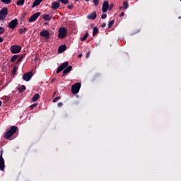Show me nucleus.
<instances>
[{
    "instance_id": "f257e3e1",
    "label": "nucleus",
    "mask_w": 181,
    "mask_h": 181,
    "mask_svg": "<svg viewBox=\"0 0 181 181\" xmlns=\"http://www.w3.org/2000/svg\"><path fill=\"white\" fill-rule=\"evenodd\" d=\"M18 131V127L12 126L10 129H8L5 133V138L6 139H9L12 141V139H15V134Z\"/></svg>"
},
{
    "instance_id": "f03ea898",
    "label": "nucleus",
    "mask_w": 181,
    "mask_h": 181,
    "mask_svg": "<svg viewBox=\"0 0 181 181\" xmlns=\"http://www.w3.org/2000/svg\"><path fill=\"white\" fill-rule=\"evenodd\" d=\"M81 88V83H76L71 86V93L72 94H78V91H80V88Z\"/></svg>"
},
{
    "instance_id": "7ed1b4c3",
    "label": "nucleus",
    "mask_w": 181,
    "mask_h": 181,
    "mask_svg": "<svg viewBox=\"0 0 181 181\" xmlns=\"http://www.w3.org/2000/svg\"><path fill=\"white\" fill-rule=\"evenodd\" d=\"M8 16V8L4 7L0 10V21H5Z\"/></svg>"
},
{
    "instance_id": "20e7f679",
    "label": "nucleus",
    "mask_w": 181,
    "mask_h": 181,
    "mask_svg": "<svg viewBox=\"0 0 181 181\" xmlns=\"http://www.w3.org/2000/svg\"><path fill=\"white\" fill-rule=\"evenodd\" d=\"M67 36V29L66 28H61L59 30L58 37L59 39H64Z\"/></svg>"
},
{
    "instance_id": "39448f33",
    "label": "nucleus",
    "mask_w": 181,
    "mask_h": 181,
    "mask_svg": "<svg viewBox=\"0 0 181 181\" xmlns=\"http://www.w3.org/2000/svg\"><path fill=\"white\" fill-rule=\"evenodd\" d=\"M40 36L41 37H45L47 40L50 39V33L47 30L43 29L40 33Z\"/></svg>"
},
{
    "instance_id": "423d86ee",
    "label": "nucleus",
    "mask_w": 181,
    "mask_h": 181,
    "mask_svg": "<svg viewBox=\"0 0 181 181\" xmlns=\"http://www.w3.org/2000/svg\"><path fill=\"white\" fill-rule=\"evenodd\" d=\"M10 50L13 54L20 53L21 50H22V47L19 45H12Z\"/></svg>"
},
{
    "instance_id": "0eeeda50",
    "label": "nucleus",
    "mask_w": 181,
    "mask_h": 181,
    "mask_svg": "<svg viewBox=\"0 0 181 181\" xmlns=\"http://www.w3.org/2000/svg\"><path fill=\"white\" fill-rule=\"evenodd\" d=\"M32 77H33V74L32 73V71L25 73L23 75V79L24 80V81H30Z\"/></svg>"
},
{
    "instance_id": "6e6552de",
    "label": "nucleus",
    "mask_w": 181,
    "mask_h": 181,
    "mask_svg": "<svg viewBox=\"0 0 181 181\" xmlns=\"http://www.w3.org/2000/svg\"><path fill=\"white\" fill-rule=\"evenodd\" d=\"M18 19H14L12 20L9 23H8V28L10 29H14L16 28V26H18Z\"/></svg>"
},
{
    "instance_id": "1a4fd4ad",
    "label": "nucleus",
    "mask_w": 181,
    "mask_h": 181,
    "mask_svg": "<svg viewBox=\"0 0 181 181\" xmlns=\"http://www.w3.org/2000/svg\"><path fill=\"white\" fill-rule=\"evenodd\" d=\"M67 66H69V62H65L63 64H62L61 66L57 70V74L58 73H60V71H63V70H64V69H66Z\"/></svg>"
},
{
    "instance_id": "9d476101",
    "label": "nucleus",
    "mask_w": 181,
    "mask_h": 181,
    "mask_svg": "<svg viewBox=\"0 0 181 181\" xmlns=\"http://www.w3.org/2000/svg\"><path fill=\"white\" fill-rule=\"evenodd\" d=\"M40 16V12L35 13L29 18V22H35V21H36V19H37Z\"/></svg>"
},
{
    "instance_id": "9b49d317",
    "label": "nucleus",
    "mask_w": 181,
    "mask_h": 181,
    "mask_svg": "<svg viewBox=\"0 0 181 181\" xmlns=\"http://www.w3.org/2000/svg\"><path fill=\"white\" fill-rule=\"evenodd\" d=\"M0 170H5V161L2 157V153L0 155Z\"/></svg>"
},
{
    "instance_id": "f8f14e48",
    "label": "nucleus",
    "mask_w": 181,
    "mask_h": 181,
    "mask_svg": "<svg viewBox=\"0 0 181 181\" xmlns=\"http://www.w3.org/2000/svg\"><path fill=\"white\" fill-rule=\"evenodd\" d=\"M109 6H110V5L108 4V1H104L103 4V7H102V11L104 13H105V12H107V11H108Z\"/></svg>"
},
{
    "instance_id": "ddd939ff",
    "label": "nucleus",
    "mask_w": 181,
    "mask_h": 181,
    "mask_svg": "<svg viewBox=\"0 0 181 181\" xmlns=\"http://www.w3.org/2000/svg\"><path fill=\"white\" fill-rule=\"evenodd\" d=\"M60 8V4L57 1H54L52 4V8L56 11V9H59Z\"/></svg>"
},
{
    "instance_id": "4468645a",
    "label": "nucleus",
    "mask_w": 181,
    "mask_h": 181,
    "mask_svg": "<svg viewBox=\"0 0 181 181\" xmlns=\"http://www.w3.org/2000/svg\"><path fill=\"white\" fill-rule=\"evenodd\" d=\"M96 18H97V13H95V12H93L90 14H88L87 16V18L90 19L92 21H93V19H95Z\"/></svg>"
},
{
    "instance_id": "2eb2a0df",
    "label": "nucleus",
    "mask_w": 181,
    "mask_h": 181,
    "mask_svg": "<svg viewBox=\"0 0 181 181\" xmlns=\"http://www.w3.org/2000/svg\"><path fill=\"white\" fill-rule=\"evenodd\" d=\"M42 1V0H35L33 4L32 8H36V6H39Z\"/></svg>"
},
{
    "instance_id": "dca6fc26",
    "label": "nucleus",
    "mask_w": 181,
    "mask_h": 181,
    "mask_svg": "<svg viewBox=\"0 0 181 181\" xmlns=\"http://www.w3.org/2000/svg\"><path fill=\"white\" fill-rule=\"evenodd\" d=\"M71 69H73V67L71 66H69L63 71V74L64 75L70 73V71H71Z\"/></svg>"
},
{
    "instance_id": "f3484780",
    "label": "nucleus",
    "mask_w": 181,
    "mask_h": 181,
    "mask_svg": "<svg viewBox=\"0 0 181 181\" xmlns=\"http://www.w3.org/2000/svg\"><path fill=\"white\" fill-rule=\"evenodd\" d=\"M40 98V95H39V93L35 94L32 98L33 103H35V101H37V100H39Z\"/></svg>"
},
{
    "instance_id": "a211bd4d",
    "label": "nucleus",
    "mask_w": 181,
    "mask_h": 181,
    "mask_svg": "<svg viewBox=\"0 0 181 181\" xmlns=\"http://www.w3.org/2000/svg\"><path fill=\"white\" fill-rule=\"evenodd\" d=\"M66 45H61L58 48V52L63 53V52H64V50H66Z\"/></svg>"
},
{
    "instance_id": "6ab92c4d",
    "label": "nucleus",
    "mask_w": 181,
    "mask_h": 181,
    "mask_svg": "<svg viewBox=\"0 0 181 181\" xmlns=\"http://www.w3.org/2000/svg\"><path fill=\"white\" fill-rule=\"evenodd\" d=\"M24 4H25V0H18L16 4L18 6H23V5Z\"/></svg>"
},
{
    "instance_id": "aec40b11",
    "label": "nucleus",
    "mask_w": 181,
    "mask_h": 181,
    "mask_svg": "<svg viewBox=\"0 0 181 181\" xmlns=\"http://www.w3.org/2000/svg\"><path fill=\"white\" fill-rule=\"evenodd\" d=\"M25 90H26V86H21L18 88V90L21 92V93H23V91H25Z\"/></svg>"
},
{
    "instance_id": "412c9836",
    "label": "nucleus",
    "mask_w": 181,
    "mask_h": 181,
    "mask_svg": "<svg viewBox=\"0 0 181 181\" xmlns=\"http://www.w3.org/2000/svg\"><path fill=\"white\" fill-rule=\"evenodd\" d=\"M18 57H19V56H18V55H13V56L11 58V63H13Z\"/></svg>"
},
{
    "instance_id": "4be33fe9",
    "label": "nucleus",
    "mask_w": 181,
    "mask_h": 181,
    "mask_svg": "<svg viewBox=\"0 0 181 181\" xmlns=\"http://www.w3.org/2000/svg\"><path fill=\"white\" fill-rule=\"evenodd\" d=\"M98 33V28L97 27H95L93 30V36H95Z\"/></svg>"
},
{
    "instance_id": "5701e85b",
    "label": "nucleus",
    "mask_w": 181,
    "mask_h": 181,
    "mask_svg": "<svg viewBox=\"0 0 181 181\" xmlns=\"http://www.w3.org/2000/svg\"><path fill=\"white\" fill-rule=\"evenodd\" d=\"M43 19L45 20V21H50L51 19H52V17H50V16L49 15H45V16H43Z\"/></svg>"
},
{
    "instance_id": "b1692460",
    "label": "nucleus",
    "mask_w": 181,
    "mask_h": 181,
    "mask_svg": "<svg viewBox=\"0 0 181 181\" xmlns=\"http://www.w3.org/2000/svg\"><path fill=\"white\" fill-rule=\"evenodd\" d=\"M123 9H128V1H124L123 2Z\"/></svg>"
},
{
    "instance_id": "393cba45",
    "label": "nucleus",
    "mask_w": 181,
    "mask_h": 181,
    "mask_svg": "<svg viewBox=\"0 0 181 181\" xmlns=\"http://www.w3.org/2000/svg\"><path fill=\"white\" fill-rule=\"evenodd\" d=\"M87 37H88V33H86L83 35V37L81 38V40L82 42H84V40H86V39H87Z\"/></svg>"
},
{
    "instance_id": "a878e982",
    "label": "nucleus",
    "mask_w": 181,
    "mask_h": 181,
    "mask_svg": "<svg viewBox=\"0 0 181 181\" xmlns=\"http://www.w3.org/2000/svg\"><path fill=\"white\" fill-rule=\"evenodd\" d=\"M11 0H1V1L3 2V4H6V5H9V4H11Z\"/></svg>"
},
{
    "instance_id": "bb28decb",
    "label": "nucleus",
    "mask_w": 181,
    "mask_h": 181,
    "mask_svg": "<svg viewBox=\"0 0 181 181\" xmlns=\"http://www.w3.org/2000/svg\"><path fill=\"white\" fill-rule=\"evenodd\" d=\"M59 2H62V4H64V5H67L69 4V0H58Z\"/></svg>"
},
{
    "instance_id": "cd10ccee",
    "label": "nucleus",
    "mask_w": 181,
    "mask_h": 181,
    "mask_svg": "<svg viewBox=\"0 0 181 181\" xmlns=\"http://www.w3.org/2000/svg\"><path fill=\"white\" fill-rule=\"evenodd\" d=\"M114 23H115L114 20L109 21L108 25H107L108 28H111V26H112V25H114Z\"/></svg>"
},
{
    "instance_id": "c85d7f7f",
    "label": "nucleus",
    "mask_w": 181,
    "mask_h": 181,
    "mask_svg": "<svg viewBox=\"0 0 181 181\" xmlns=\"http://www.w3.org/2000/svg\"><path fill=\"white\" fill-rule=\"evenodd\" d=\"M36 107H37V103H34L30 106V110H33Z\"/></svg>"
},
{
    "instance_id": "c756f323",
    "label": "nucleus",
    "mask_w": 181,
    "mask_h": 181,
    "mask_svg": "<svg viewBox=\"0 0 181 181\" xmlns=\"http://www.w3.org/2000/svg\"><path fill=\"white\" fill-rule=\"evenodd\" d=\"M19 33H26V28H20L19 29Z\"/></svg>"
},
{
    "instance_id": "7c9ffc66",
    "label": "nucleus",
    "mask_w": 181,
    "mask_h": 181,
    "mask_svg": "<svg viewBox=\"0 0 181 181\" xmlns=\"http://www.w3.org/2000/svg\"><path fill=\"white\" fill-rule=\"evenodd\" d=\"M93 4H95V6H98L99 1L98 0H93Z\"/></svg>"
},
{
    "instance_id": "2f4dec72",
    "label": "nucleus",
    "mask_w": 181,
    "mask_h": 181,
    "mask_svg": "<svg viewBox=\"0 0 181 181\" xmlns=\"http://www.w3.org/2000/svg\"><path fill=\"white\" fill-rule=\"evenodd\" d=\"M5 30L4 29V28L0 27V35H2V33H4Z\"/></svg>"
},
{
    "instance_id": "473e14b6",
    "label": "nucleus",
    "mask_w": 181,
    "mask_h": 181,
    "mask_svg": "<svg viewBox=\"0 0 181 181\" xmlns=\"http://www.w3.org/2000/svg\"><path fill=\"white\" fill-rule=\"evenodd\" d=\"M59 100H60V97H56V98L53 100V103H57V101H59Z\"/></svg>"
},
{
    "instance_id": "72a5a7b5",
    "label": "nucleus",
    "mask_w": 181,
    "mask_h": 181,
    "mask_svg": "<svg viewBox=\"0 0 181 181\" xmlns=\"http://www.w3.org/2000/svg\"><path fill=\"white\" fill-rule=\"evenodd\" d=\"M101 18L102 19H105V18H107V14H103Z\"/></svg>"
},
{
    "instance_id": "f704fd0d",
    "label": "nucleus",
    "mask_w": 181,
    "mask_h": 181,
    "mask_svg": "<svg viewBox=\"0 0 181 181\" xmlns=\"http://www.w3.org/2000/svg\"><path fill=\"white\" fill-rule=\"evenodd\" d=\"M73 8V4H69V6H68V8L69 9H71Z\"/></svg>"
},
{
    "instance_id": "c9c22d12",
    "label": "nucleus",
    "mask_w": 181,
    "mask_h": 181,
    "mask_svg": "<svg viewBox=\"0 0 181 181\" xmlns=\"http://www.w3.org/2000/svg\"><path fill=\"white\" fill-rule=\"evenodd\" d=\"M90 57V52H88L86 54V58L88 59Z\"/></svg>"
},
{
    "instance_id": "e433bc0d",
    "label": "nucleus",
    "mask_w": 181,
    "mask_h": 181,
    "mask_svg": "<svg viewBox=\"0 0 181 181\" xmlns=\"http://www.w3.org/2000/svg\"><path fill=\"white\" fill-rule=\"evenodd\" d=\"M101 26L102 28H105V26H107V24L105 23H103Z\"/></svg>"
},
{
    "instance_id": "4c0bfd02",
    "label": "nucleus",
    "mask_w": 181,
    "mask_h": 181,
    "mask_svg": "<svg viewBox=\"0 0 181 181\" xmlns=\"http://www.w3.org/2000/svg\"><path fill=\"white\" fill-rule=\"evenodd\" d=\"M4 42V38L2 37H0V43H2Z\"/></svg>"
},
{
    "instance_id": "58836bf2",
    "label": "nucleus",
    "mask_w": 181,
    "mask_h": 181,
    "mask_svg": "<svg viewBox=\"0 0 181 181\" xmlns=\"http://www.w3.org/2000/svg\"><path fill=\"white\" fill-rule=\"evenodd\" d=\"M125 14L124 13V12H122L121 13H120V15H119V16L120 17H122V16H124Z\"/></svg>"
},
{
    "instance_id": "ea45409f",
    "label": "nucleus",
    "mask_w": 181,
    "mask_h": 181,
    "mask_svg": "<svg viewBox=\"0 0 181 181\" xmlns=\"http://www.w3.org/2000/svg\"><path fill=\"white\" fill-rule=\"evenodd\" d=\"M62 105H63V103H58V107H62Z\"/></svg>"
},
{
    "instance_id": "a19ab883",
    "label": "nucleus",
    "mask_w": 181,
    "mask_h": 181,
    "mask_svg": "<svg viewBox=\"0 0 181 181\" xmlns=\"http://www.w3.org/2000/svg\"><path fill=\"white\" fill-rule=\"evenodd\" d=\"M112 8H114V4H110V11H111Z\"/></svg>"
},
{
    "instance_id": "79ce46f5",
    "label": "nucleus",
    "mask_w": 181,
    "mask_h": 181,
    "mask_svg": "<svg viewBox=\"0 0 181 181\" xmlns=\"http://www.w3.org/2000/svg\"><path fill=\"white\" fill-rule=\"evenodd\" d=\"M78 57H79V58L83 57V54H80L78 55Z\"/></svg>"
},
{
    "instance_id": "37998d69",
    "label": "nucleus",
    "mask_w": 181,
    "mask_h": 181,
    "mask_svg": "<svg viewBox=\"0 0 181 181\" xmlns=\"http://www.w3.org/2000/svg\"><path fill=\"white\" fill-rule=\"evenodd\" d=\"M13 73H15L16 71V68H13Z\"/></svg>"
},
{
    "instance_id": "c03bdc74",
    "label": "nucleus",
    "mask_w": 181,
    "mask_h": 181,
    "mask_svg": "<svg viewBox=\"0 0 181 181\" xmlns=\"http://www.w3.org/2000/svg\"><path fill=\"white\" fill-rule=\"evenodd\" d=\"M122 9H124V7H119L120 11H122Z\"/></svg>"
},
{
    "instance_id": "a18cd8bd",
    "label": "nucleus",
    "mask_w": 181,
    "mask_h": 181,
    "mask_svg": "<svg viewBox=\"0 0 181 181\" xmlns=\"http://www.w3.org/2000/svg\"><path fill=\"white\" fill-rule=\"evenodd\" d=\"M2 105V101L0 100V107Z\"/></svg>"
},
{
    "instance_id": "49530a36",
    "label": "nucleus",
    "mask_w": 181,
    "mask_h": 181,
    "mask_svg": "<svg viewBox=\"0 0 181 181\" xmlns=\"http://www.w3.org/2000/svg\"><path fill=\"white\" fill-rule=\"evenodd\" d=\"M86 2H88V1H90V0H85Z\"/></svg>"
},
{
    "instance_id": "de8ad7c7",
    "label": "nucleus",
    "mask_w": 181,
    "mask_h": 181,
    "mask_svg": "<svg viewBox=\"0 0 181 181\" xmlns=\"http://www.w3.org/2000/svg\"><path fill=\"white\" fill-rule=\"evenodd\" d=\"M75 1H76V2L78 1V0H75Z\"/></svg>"
},
{
    "instance_id": "09e8293b",
    "label": "nucleus",
    "mask_w": 181,
    "mask_h": 181,
    "mask_svg": "<svg viewBox=\"0 0 181 181\" xmlns=\"http://www.w3.org/2000/svg\"><path fill=\"white\" fill-rule=\"evenodd\" d=\"M179 19H181V18H180V17H179Z\"/></svg>"
},
{
    "instance_id": "8fccbe9b",
    "label": "nucleus",
    "mask_w": 181,
    "mask_h": 181,
    "mask_svg": "<svg viewBox=\"0 0 181 181\" xmlns=\"http://www.w3.org/2000/svg\"><path fill=\"white\" fill-rule=\"evenodd\" d=\"M180 1H181V0H180Z\"/></svg>"
}]
</instances>
